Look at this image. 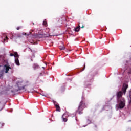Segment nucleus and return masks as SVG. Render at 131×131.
Listing matches in <instances>:
<instances>
[{
	"label": "nucleus",
	"mask_w": 131,
	"mask_h": 131,
	"mask_svg": "<svg viewBox=\"0 0 131 131\" xmlns=\"http://www.w3.org/2000/svg\"><path fill=\"white\" fill-rule=\"evenodd\" d=\"M117 95L119 104L116 105V108L117 109H122L125 107V99L123 98H121V97H122V92L121 91L118 92Z\"/></svg>",
	"instance_id": "f257e3e1"
},
{
	"label": "nucleus",
	"mask_w": 131,
	"mask_h": 131,
	"mask_svg": "<svg viewBox=\"0 0 131 131\" xmlns=\"http://www.w3.org/2000/svg\"><path fill=\"white\" fill-rule=\"evenodd\" d=\"M16 82L18 88L16 89V91L24 90L25 92L26 91V89H25V86H27V85H28V84L27 83L25 84V82H24L21 78L16 79Z\"/></svg>",
	"instance_id": "f03ea898"
},
{
	"label": "nucleus",
	"mask_w": 131,
	"mask_h": 131,
	"mask_svg": "<svg viewBox=\"0 0 131 131\" xmlns=\"http://www.w3.org/2000/svg\"><path fill=\"white\" fill-rule=\"evenodd\" d=\"M10 69H12V68L10 67L9 64L4 65L3 68V70L0 71V78H2V77L4 76V71L5 72V73H8Z\"/></svg>",
	"instance_id": "7ed1b4c3"
},
{
	"label": "nucleus",
	"mask_w": 131,
	"mask_h": 131,
	"mask_svg": "<svg viewBox=\"0 0 131 131\" xmlns=\"http://www.w3.org/2000/svg\"><path fill=\"white\" fill-rule=\"evenodd\" d=\"M45 31L47 34L45 33H43L42 34H40L39 35H37V37H38L39 38H41L42 37H49V36H51V35H50V34H48L50 32V29H46Z\"/></svg>",
	"instance_id": "20e7f679"
},
{
	"label": "nucleus",
	"mask_w": 131,
	"mask_h": 131,
	"mask_svg": "<svg viewBox=\"0 0 131 131\" xmlns=\"http://www.w3.org/2000/svg\"><path fill=\"white\" fill-rule=\"evenodd\" d=\"M84 106H85L84 103L82 101H81L79 105L78 106V111H82V110H83V109H84Z\"/></svg>",
	"instance_id": "39448f33"
},
{
	"label": "nucleus",
	"mask_w": 131,
	"mask_h": 131,
	"mask_svg": "<svg viewBox=\"0 0 131 131\" xmlns=\"http://www.w3.org/2000/svg\"><path fill=\"white\" fill-rule=\"evenodd\" d=\"M68 116H71V115L69 114V113L67 112L65 114H64L62 117L63 121H64V122H66V121H67V118L65 117H68Z\"/></svg>",
	"instance_id": "423d86ee"
},
{
	"label": "nucleus",
	"mask_w": 131,
	"mask_h": 131,
	"mask_svg": "<svg viewBox=\"0 0 131 131\" xmlns=\"http://www.w3.org/2000/svg\"><path fill=\"white\" fill-rule=\"evenodd\" d=\"M128 88V85L126 84H123V87L122 88V91L123 92L124 94L125 95V93L126 92V89Z\"/></svg>",
	"instance_id": "0eeeda50"
},
{
	"label": "nucleus",
	"mask_w": 131,
	"mask_h": 131,
	"mask_svg": "<svg viewBox=\"0 0 131 131\" xmlns=\"http://www.w3.org/2000/svg\"><path fill=\"white\" fill-rule=\"evenodd\" d=\"M10 56H11V57H13V56H14L15 58H18V57H19V55H18V53L17 52H15L14 54L13 53H11L10 54Z\"/></svg>",
	"instance_id": "6e6552de"
},
{
	"label": "nucleus",
	"mask_w": 131,
	"mask_h": 131,
	"mask_svg": "<svg viewBox=\"0 0 131 131\" xmlns=\"http://www.w3.org/2000/svg\"><path fill=\"white\" fill-rule=\"evenodd\" d=\"M15 63L17 66H20V62L19 61V59L18 58L15 59Z\"/></svg>",
	"instance_id": "1a4fd4ad"
},
{
	"label": "nucleus",
	"mask_w": 131,
	"mask_h": 131,
	"mask_svg": "<svg viewBox=\"0 0 131 131\" xmlns=\"http://www.w3.org/2000/svg\"><path fill=\"white\" fill-rule=\"evenodd\" d=\"M80 30V26L79 25L78 27L75 28L74 31L76 32H78V31H79Z\"/></svg>",
	"instance_id": "9d476101"
},
{
	"label": "nucleus",
	"mask_w": 131,
	"mask_h": 131,
	"mask_svg": "<svg viewBox=\"0 0 131 131\" xmlns=\"http://www.w3.org/2000/svg\"><path fill=\"white\" fill-rule=\"evenodd\" d=\"M55 107L56 108V111H60V106L58 105L55 104Z\"/></svg>",
	"instance_id": "9b49d317"
},
{
	"label": "nucleus",
	"mask_w": 131,
	"mask_h": 131,
	"mask_svg": "<svg viewBox=\"0 0 131 131\" xmlns=\"http://www.w3.org/2000/svg\"><path fill=\"white\" fill-rule=\"evenodd\" d=\"M33 67L34 69H36V68H38V65L36 64H34Z\"/></svg>",
	"instance_id": "f8f14e48"
},
{
	"label": "nucleus",
	"mask_w": 131,
	"mask_h": 131,
	"mask_svg": "<svg viewBox=\"0 0 131 131\" xmlns=\"http://www.w3.org/2000/svg\"><path fill=\"white\" fill-rule=\"evenodd\" d=\"M59 49L62 50H65V46H64L63 45L61 46H59Z\"/></svg>",
	"instance_id": "ddd939ff"
},
{
	"label": "nucleus",
	"mask_w": 131,
	"mask_h": 131,
	"mask_svg": "<svg viewBox=\"0 0 131 131\" xmlns=\"http://www.w3.org/2000/svg\"><path fill=\"white\" fill-rule=\"evenodd\" d=\"M43 25H44L45 26H47V21H44L43 22Z\"/></svg>",
	"instance_id": "4468645a"
},
{
	"label": "nucleus",
	"mask_w": 131,
	"mask_h": 131,
	"mask_svg": "<svg viewBox=\"0 0 131 131\" xmlns=\"http://www.w3.org/2000/svg\"><path fill=\"white\" fill-rule=\"evenodd\" d=\"M4 41H6V40H8V37H6L4 39Z\"/></svg>",
	"instance_id": "2eb2a0df"
},
{
	"label": "nucleus",
	"mask_w": 131,
	"mask_h": 131,
	"mask_svg": "<svg viewBox=\"0 0 131 131\" xmlns=\"http://www.w3.org/2000/svg\"><path fill=\"white\" fill-rule=\"evenodd\" d=\"M23 35H26V33H23Z\"/></svg>",
	"instance_id": "dca6fc26"
},
{
	"label": "nucleus",
	"mask_w": 131,
	"mask_h": 131,
	"mask_svg": "<svg viewBox=\"0 0 131 131\" xmlns=\"http://www.w3.org/2000/svg\"><path fill=\"white\" fill-rule=\"evenodd\" d=\"M19 29H20V28H19V27L17 28V30H19Z\"/></svg>",
	"instance_id": "f3484780"
},
{
	"label": "nucleus",
	"mask_w": 131,
	"mask_h": 131,
	"mask_svg": "<svg viewBox=\"0 0 131 131\" xmlns=\"http://www.w3.org/2000/svg\"><path fill=\"white\" fill-rule=\"evenodd\" d=\"M82 113L79 112V114H81Z\"/></svg>",
	"instance_id": "a211bd4d"
},
{
	"label": "nucleus",
	"mask_w": 131,
	"mask_h": 131,
	"mask_svg": "<svg viewBox=\"0 0 131 131\" xmlns=\"http://www.w3.org/2000/svg\"><path fill=\"white\" fill-rule=\"evenodd\" d=\"M83 27H84L83 26H82V27H81V28H83Z\"/></svg>",
	"instance_id": "6ab92c4d"
},
{
	"label": "nucleus",
	"mask_w": 131,
	"mask_h": 131,
	"mask_svg": "<svg viewBox=\"0 0 131 131\" xmlns=\"http://www.w3.org/2000/svg\"><path fill=\"white\" fill-rule=\"evenodd\" d=\"M42 96H44L45 97H46V95H43V94H42Z\"/></svg>",
	"instance_id": "aec40b11"
},
{
	"label": "nucleus",
	"mask_w": 131,
	"mask_h": 131,
	"mask_svg": "<svg viewBox=\"0 0 131 131\" xmlns=\"http://www.w3.org/2000/svg\"><path fill=\"white\" fill-rule=\"evenodd\" d=\"M88 122H89V123H90V120H88Z\"/></svg>",
	"instance_id": "412c9836"
},
{
	"label": "nucleus",
	"mask_w": 131,
	"mask_h": 131,
	"mask_svg": "<svg viewBox=\"0 0 131 131\" xmlns=\"http://www.w3.org/2000/svg\"><path fill=\"white\" fill-rule=\"evenodd\" d=\"M53 103L55 104V101H53Z\"/></svg>",
	"instance_id": "4be33fe9"
},
{
	"label": "nucleus",
	"mask_w": 131,
	"mask_h": 131,
	"mask_svg": "<svg viewBox=\"0 0 131 131\" xmlns=\"http://www.w3.org/2000/svg\"><path fill=\"white\" fill-rule=\"evenodd\" d=\"M0 126H2V125L0 124Z\"/></svg>",
	"instance_id": "5701e85b"
},
{
	"label": "nucleus",
	"mask_w": 131,
	"mask_h": 131,
	"mask_svg": "<svg viewBox=\"0 0 131 131\" xmlns=\"http://www.w3.org/2000/svg\"><path fill=\"white\" fill-rule=\"evenodd\" d=\"M42 68H43V69H44V68H45V67H42Z\"/></svg>",
	"instance_id": "b1692460"
}]
</instances>
